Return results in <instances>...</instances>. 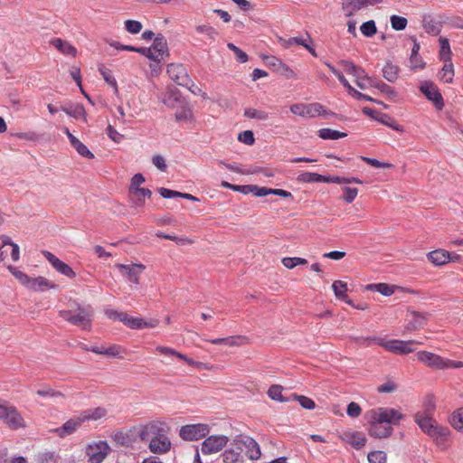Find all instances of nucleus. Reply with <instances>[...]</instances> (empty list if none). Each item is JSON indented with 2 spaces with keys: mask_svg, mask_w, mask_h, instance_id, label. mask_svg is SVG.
<instances>
[{
  "mask_svg": "<svg viewBox=\"0 0 463 463\" xmlns=\"http://www.w3.org/2000/svg\"><path fill=\"white\" fill-rule=\"evenodd\" d=\"M158 193L160 194V195L163 198L180 197V198H184V199H187V200H190V201H194V202H197L198 201L197 197H195V196H194V195H192L190 194L181 193V192L170 190V189L164 188V187L159 188L158 189Z\"/></svg>",
  "mask_w": 463,
  "mask_h": 463,
  "instance_id": "obj_36",
  "label": "nucleus"
},
{
  "mask_svg": "<svg viewBox=\"0 0 463 463\" xmlns=\"http://www.w3.org/2000/svg\"><path fill=\"white\" fill-rule=\"evenodd\" d=\"M140 53L152 61H160L167 54L166 41L164 37H156L153 45L149 48H143V52Z\"/></svg>",
  "mask_w": 463,
  "mask_h": 463,
  "instance_id": "obj_16",
  "label": "nucleus"
},
{
  "mask_svg": "<svg viewBox=\"0 0 463 463\" xmlns=\"http://www.w3.org/2000/svg\"><path fill=\"white\" fill-rule=\"evenodd\" d=\"M238 139L240 142L248 146H251L255 142L254 135L251 130H245L241 132L238 136Z\"/></svg>",
  "mask_w": 463,
  "mask_h": 463,
  "instance_id": "obj_61",
  "label": "nucleus"
},
{
  "mask_svg": "<svg viewBox=\"0 0 463 463\" xmlns=\"http://www.w3.org/2000/svg\"><path fill=\"white\" fill-rule=\"evenodd\" d=\"M244 116L249 118H257L259 120H267L269 118V114L266 111L256 109H245Z\"/></svg>",
  "mask_w": 463,
  "mask_h": 463,
  "instance_id": "obj_52",
  "label": "nucleus"
},
{
  "mask_svg": "<svg viewBox=\"0 0 463 463\" xmlns=\"http://www.w3.org/2000/svg\"><path fill=\"white\" fill-rule=\"evenodd\" d=\"M83 423L84 422L79 413L78 415L65 421L60 428L55 429L54 432L60 438H65L74 433Z\"/></svg>",
  "mask_w": 463,
  "mask_h": 463,
  "instance_id": "obj_21",
  "label": "nucleus"
},
{
  "mask_svg": "<svg viewBox=\"0 0 463 463\" xmlns=\"http://www.w3.org/2000/svg\"><path fill=\"white\" fill-rule=\"evenodd\" d=\"M59 315L64 320L83 330L91 328L93 311L90 307H78L75 310H61Z\"/></svg>",
  "mask_w": 463,
  "mask_h": 463,
  "instance_id": "obj_5",
  "label": "nucleus"
},
{
  "mask_svg": "<svg viewBox=\"0 0 463 463\" xmlns=\"http://www.w3.org/2000/svg\"><path fill=\"white\" fill-rule=\"evenodd\" d=\"M145 182L146 179L142 174L134 175L130 180L128 197L130 203L135 207L144 206L146 199L150 198L152 195L151 190L141 187Z\"/></svg>",
  "mask_w": 463,
  "mask_h": 463,
  "instance_id": "obj_7",
  "label": "nucleus"
},
{
  "mask_svg": "<svg viewBox=\"0 0 463 463\" xmlns=\"http://www.w3.org/2000/svg\"><path fill=\"white\" fill-rule=\"evenodd\" d=\"M318 137L325 140H336L346 137V133L331 128H321L318 130Z\"/></svg>",
  "mask_w": 463,
  "mask_h": 463,
  "instance_id": "obj_42",
  "label": "nucleus"
},
{
  "mask_svg": "<svg viewBox=\"0 0 463 463\" xmlns=\"http://www.w3.org/2000/svg\"><path fill=\"white\" fill-rule=\"evenodd\" d=\"M290 111L302 118H316L332 114L327 112L325 107L317 102L308 104L295 103L290 106Z\"/></svg>",
  "mask_w": 463,
  "mask_h": 463,
  "instance_id": "obj_10",
  "label": "nucleus"
},
{
  "mask_svg": "<svg viewBox=\"0 0 463 463\" xmlns=\"http://www.w3.org/2000/svg\"><path fill=\"white\" fill-rule=\"evenodd\" d=\"M210 432L208 424L197 423L183 426L179 430V436L184 440L193 441L206 437Z\"/></svg>",
  "mask_w": 463,
  "mask_h": 463,
  "instance_id": "obj_11",
  "label": "nucleus"
},
{
  "mask_svg": "<svg viewBox=\"0 0 463 463\" xmlns=\"http://www.w3.org/2000/svg\"><path fill=\"white\" fill-rule=\"evenodd\" d=\"M368 420L370 423L368 431L372 437L384 439L392 435L393 430L392 426L386 425L383 422H378L373 419H368Z\"/></svg>",
  "mask_w": 463,
  "mask_h": 463,
  "instance_id": "obj_24",
  "label": "nucleus"
},
{
  "mask_svg": "<svg viewBox=\"0 0 463 463\" xmlns=\"http://www.w3.org/2000/svg\"><path fill=\"white\" fill-rule=\"evenodd\" d=\"M148 448L154 454H165L170 450L171 441L165 435L159 434L151 439Z\"/></svg>",
  "mask_w": 463,
  "mask_h": 463,
  "instance_id": "obj_23",
  "label": "nucleus"
},
{
  "mask_svg": "<svg viewBox=\"0 0 463 463\" xmlns=\"http://www.w3.org/2000/svg\"><path fill=\"white\" fill-rule=\"evenodd\" d=\"M408 21L405 17L399 15H392L391 16V25L392 29L396 31L404 30L407 26Z\"/></svg>",
  "mask_w": 463,
  "mask_h": 463,
  "instance_id": "obj_53",
  "label": "nucleus"
},
{
  "mask_svg": "<svg viewBox=\"0 0 463 463\" xmlns=\"http://www.w3.org/2000/svg\"><path fill=\"white\" fill-rule=\"evenodd\" d=\"M414 419L421 430L430 436L437 446H446L450 434V431L447 427L439 425L427 412H417Z\"/></svg>",
  "mask_w": 463,
  "mask_h": 463,
  "instance_id": "obj_1",
  "label": "nucleus"
},
{
  "mask_svg": "<svg viewBox=\"0 0 463 463\" xmlns=\"http://www.w3.org/2000/svg\"><path fill=\"white\" fill-rule=\"evenodd\" d=\"M454 66L452 61H446L438 74L439 80L444 83H452L454 79Z\"/></svg>",
  "mask_w": 463,
  "mask_h": 463,
  "instance_id": "obj_34",
  "label": "nucleus"
},
{
  "mask_svg": "<svg viewBox=\"0 0 463 463\" xmlns=\"http://www.w3.org/2000/svg\"><path fill=\"white\" fill-rule=\"evenodd\" d=\"M7 269L23 286L30 290L43 292L57 287L52 281L44 277H30L14 266L9 265Z\"/></svg>",
  "mask_w": 463,
  "mask_h": 463,
  "instance_id": "obj_3",
  "label": "nucleus"
},
{
  "mask_svg": "<svg viewBox=\"0 0 463 463\" xmlns=\"http://www.w3.org/2000/svg\"><path fill=\"white\" fill-rule=\"evenodd\" d=\"M111 438L113 441L120 446L128 447L131 443L129 435L123 430L116 431L111 435Z\"/></svg>",
  "mask_w": 463,
  "mask_h": 463,
  "instance_id": "obj_48",
  "label": "nucleus"
},
{
  "mask_svg": "<svg viewBox=\"0 0 463 463\" xmlns=\"http://www.w3.org/2000/svg\"><path fill=\"white\" fill-rule=\"evenodd\" d=\"M361 159L364 162H365L366 164H368L371 166L375 167V168H392V167H393V165L391 163L381 162L374 158L361 156Z\"/></svg>",
  "mask_w": 463,
  "mask_h": 463,
  "instance_id": "obj_56",
  "label": "nucleus"
},
{
  "mask_svg": "<svg viewBox=\"0 0 463 463\" xmlns=\"http://www.w3.org/2000/svg\"><path fill=\"white\" fill-rule=\"evenodd\" d=\"M198 33L204 34L208 39L214 41L218 36L216 29L208 24H201L195 27Z\"/></svg>",
  "mask_w": 463,
  "mask_h": 463,
  "instance_id": "obj_45",
  "label": "nucleus"
},
{
  "mask_svg": "<svg viewBox=\"0 0 463 463\" xmlns=\"http://www.w3.org/2000/svg\"><path fill=\"white\" fill-rule=\"evenodd\" d=\"M290 400L298 401L301 407L307 410H313L316 407L315 402L312 399L304 395H298L296 393H292L290 395Z\"/></svg>",
  "mask_w": 463,
  "mask_h": 463,
  "instance_id": "obj_44",
  "label": "nucleus"
},
{
  "mask_svg": "<svg viewBox=\"0 0 463 463\" xmlns=\"http://www.w3.org/2000/svg\"><path fill=\"white\" fill-rule=\"evenodd\" d=\"M416 358L424 365L434 370H446L449 368L463 367V362L452 361L429 351L417 352Z\"/></svg>",
  "mask_w": 463,
  "mask_h": 463,
  "instance_id": "obj_6",
  "label": "nucleus"
},
{
  "mask_svg": "<svg viewBox=\"0 0 463 463\" xmlns=\"http://www.w3.org/2000/svg\"><path fill=\"white\" fill-rule=\"evenodd\" d=\"M332 288L337 299L342 300L350 306H354V302L346 295L347 284L345 282L342 280H335L332 284Z\"/></svg>",
  "mask_w": 463,
  "mask_h": 463,
  "instance_id": "obj_32",
  "label": "nucleus"
},
{
  "mask_svg": "<svg viewBox=\"0 0 463 463\" xmlns=\"http://www.w3.org/2000/svg\"><path fill=\"white\" fill-rule=\"evenodd\" d=\"M298 180L302 183H322L324 175L317 173L306 172L299 175Z\"/></svg>",
  "mask_w": 463,
  "mask_h": 463,
  "instance_id": "obj_47",
  "label": "nucleus"
},
{
  "mask_svg": "<svg viewBox=\"0 0 463 463\" xmlns=\"http://www.w3.org/2000/svg\"><path fill=\"white\" fill-rule=\"evenodd\" d=\"M360 30L365 37H372L377 33V28L373 20L364 23L361 25Z\"/></svg>",
  "mask_w": 463,
  "mask_h": 463,
  "instance_id": "obj_51",
  "label": "nucleus"
},
{
  "mask_svg": "<svg viewBox=\"0 0 463 463\" xmlns=\"http://www.w3.org/2000/svg\"><path fill=\"white\" fill-rule=\"evenodd\" d=\"M449 421L456 430L463 431V407L452 413Z\"/></svg>",
  "mask_w": 463,
  "mask_h": 463,
  "instance_id": "obj_46",
  "label": "nucleus"
},
{
  "mask_svg": "<svg viewBox=\"0 0 463 463\" xmlns=\"http://www.w3.org/2000/svg\"><path fill=\"white\" fill-rule=\"evenodd\" d=\"M405 321L404 332L411 333L423 327L427 322V317L422 313L409 309L406 314Z\"/></svg>",
  "mask_w": 463,
  "mask_h": 463,
  "instance_id": "obj_18",
  "label": "nucleus"
},
{
  "mask_svg": "<svg viewBox=\"0 0 463 463\" xmlns=\"http://www.w3.org/2000/svg\"><path fill=\"white\" fill-rule=\"evenodd\" d=\"M399 71V67L391 62H387L383 68V78L392 83L397 80Z\"/></svg>",
  "mask_w": 463,
  "mask_h": 463,
  "instance_id": "obj_40",
  "label": "nucleus"
},
{
  "mask_svg": "<svg viewBox=\"0 0 463 463\" xmlns=\"http://www.w3.org/2000/svg\"><path fill=\"white\" fill-rule=\"evenodd\" d=\"M50 43L56 48L61 54L75 58L78 51L75 46L61 38H53Z\"/></svg>",
  "mask_w": 463,
  "mask_h": 463,
  "instance_id": "obj_27",
  "label": "nucleus"
},
{
  "mask_svg": "<svg viewBox=\"0 0 463 463\" xmlns=\"http://www.w3.org/2000/svg\"><path fill=\"white\" fill-rule=\"evenodd\" d=\"M366 417L391 426L398 425L405 415L394 408L378 407L367 411Z\"/></svg>",
  "mask_w": 463,
  "mask_h": 463,
  "instance_id": "obj_9",
  "label": "nucleus"
},
{
  "mask_svg": "<svg viewBox=\"0 0 463 463\" xmlns=\"http://www.w3.org/2000/svg\"><path fill=\"white\" fill-rule=\"evenodd\" d=\"M112 449L107 440H92L84 448L87 463H102Z\"/></svg>",
  "mask_w": 463,
  "mask_h": 463,
  "instance_id": "obj_8",
  "label": "nucleus"
},
{
  "mask_svg": "<svg viewBox=\"0 0 463 463\" xmlns=\"http://www.w3.org/2000/svg\"><path fill=\"white\" fill-rule=\"evenodd\" d=\"M343 191L344 194L342 196V199L347 203H351L352 202H354V200L356 198L358 194L357 188L345 186L343 188Z\"/></svg>",
  "mask_w": 463,
  "mask_h": 463,
  "instance_id": "obj_59",
  "label": "nucleus"
},
{
  "mask_svg": "<svg viewBox=\"0 0 463 463\" xmlns=\"http://www.w3.org/2000/svg\"><path fill=\"white\" fill-rule=\"evenodd\" d=\"M42 253L56 271L70 279L76 277L75 271L68 264L58 259L53 253L48 250H43Z\"/></svg>",
  "mask_w": 463,
  "mask_h": 463,
  "instance_id": "obj_19",
  "label": "nucleus"
},
{
  "mask_svg": "<svg viewBox=\"0 0 463 463\" xmlns=\"http://www.w3.org/2000/svg\"><path fill=\"white\" fill-rule=\"evenodd\" d=\"M368 461L370 463H386L387 457L383 451H373L368 454Z\"/></svg>",
  "mask_w": 463,
  "mask_h": 463,
  "instance_id": "obj_60",
  "label": "nucleus"
},
{
  "mask_svg": "<svg viewBox=\"0 0 463 463\" xmlns=\"http://www.w3.org/2000/svg\"><path fill=\"white\" fill-rule=\"evenodd\" d=\"M155 352L161 355L168 357L170 359L176 358L178 360H182V361L185 362L190 366L197 367L200 369L206 368L204 364H203L201 362H196V361L193 360L192 358H189L184 354H182L169 346L157 345L155 348Z\"/></svg>",
  "mask_w": 463,
  "mask_h": 463,
  "instance_id": "obj_15",
  "label": "nucleus"
},
{
  "mask_svg": "<svg viewBox=\"0 0 463 463\" xmlns=\"http://www.w3.org/2000/svg\"><path fill=\"white\" fill-rule=\"evenodd\" d=\"M107 135L115 143H120L124 137V136L118 132L111 125H109L107 128Z\"/></svg>",
  "mask_w": 463,
  "mask_h": 463,
  "instance_id": "obj_63",
  "label": "nucleus"
},
{
  "mask_svg": "<svg viewBox=\"0 0 463 463\" xmlns=\"http://www.w3.org/2000/svg\"><path fill=\"white\" fill-rule=\"evenodd\" d=\"M105 314L109 319H112L114 321L118 320L123 323L124 318L126 319V313L118 312L117 310L107 309L105 311Z\"/></svg>",
  "mask_w": 463,
  "mask_h": 463,
  "instance_id": "obj_64",
  "label": "nucleus"
},
{
  "mask_svg": "<svg viewBox=\"0 0 463 463\" xmlns=\"http://www.w3.org/2000/svg\"><path fill=\"white\" fill-rule=\"evenodd\" d=\"M234 445L241 447L242 451L250 460H258L261 456L260 445L251 437L239 436L234 439Z\"/></svg>",
  "mask_w": 463,
  "mask_h": 463,
  "instance_id": "obj_14",
  "label": "nucleus"
},
{
  "mask_svg": "<svg viewBox=\"0 0 463 463\" xmlns=\"http://www.w3.org/2000/svg\"><path fill=\"white\" fill-rule=\"evenodd\" d=\"M143 26L142 24L136 20L125 21V29L132 34H137L141 32Z\"/></svg>",
  "mask_w": 463,
  "mask_h": 463,
  "instance_id": "obj_58",
  "label": "nucleus"
},
{
  "mask_svg": "<svg viewBox=\"0 0 463 463\" xmlns=\"http://www.w3.org/2000/svg\"><path fill=\"white\" fill-rule=\"evenodd\" d=\"M428 260L435 266H442L450 262V253L444 249H438L427 254Z\"/></svg>",
  "mask_w": 463,
  "mask_h": 463,
  "instance_id": "obj_29",
  "label": "nucleus"
},
{
  "mask_svg": "<svg viewBox=\"0 0 463 463\" xmlns=\"http://www.w3.org/2000/svg\"><path fill=\"white\" fill-rule=\"evenodd\" d=\"M90 352L98 354H104L109 357H122V355L126 353V350L121 345H112L109 347L92 346Z\"/></svg>",
  "mask_w": 463,
  "mask_h": 463,
  "instance_id": "obj_28",
  "label": "nucleus"
},
{
  "mask_svg": "<svg viewBox=\"0 0 463 463\" xmlns=\"http://www.w3.org/2000/svg\"><path fill=\"white\" fill-rule=\"evenodd\" d=\"M169 77L178 85L189 87L191 79L183 64L171 63L167 66Z\"/></svg>",
  "mask_w": 463,
  "mask_h": 463,
  "instance_id": "obj_17",
  "label": "nucleus"
},
{
  "mask_svg": "<svg viewBox=\"0 0 463 463\" xmlns=\"http://www.w3.org/2000/svg\"><path fill=\"white\" fill-rule=\"evenodd\" d=\"M244 337L240 335L229 336L224 338L211 339L209 342L213 345H225L229 346L241 345L244 344Z\"/></svg>",
  "mask_w": 463,
  "mask_h": 463,
  "instance_id": "obj_38",
  "label": "nucleus"
},
{
  "mask_svg": "<svg viewBox=\"0 0 463 463\" xmlns=\"http://www.w3.org/2000/svg\"><path fill=\"white\" fill-rule=\"evenodd\" d=\"M364 342L367 343V345L372 344H375L383 347L387 352L406 355L411 354L415 351L413 345H422L423 343L418 340H399V339H390L386 340L382 337H368L364 339Z\"/></svg>",
  "mask_w": 463,
  "mask_h": 463,
  "instance_id": "obj_2",
  "label": "nucleus"
},
{
  "mask_svg": "<svg viewBox=\"0 0 463 463\" xmlns=\"http://www.w3.org/2000/svg\"><path fill=\"white\" fill-rule=\"evenodd\" d=\"M338 437L342 441L352 445L356 449H362L367 440L365 435L360 431L346 430Z\"/></svg>",
  "mask_w": 463,
  "mask_h": 463,
  "instance_id": "obj_22",
  "label": "nucleus"
},
{
  "mask_svg": "<svg viewBox=\"0 0 463 463\" xmlns=\"http://www.w3.org/2000/svg\"><path fill=\"white\" fill-rule=\"evenodd\" d=\"M0 420L9 429L16 430L26 428L27 424L19 410L6 400L0 398Z\"/></svg>",
  "mask_w": 463,
  "mask_h": 463,
  "instance_id": "obj_4",
  "label": "nucleus"
},
{
  "mask_svg": "<svg viewBox=\"0 0 463 463\" xmlns=\"http://www.w3.org/2000/svg\"><path fill=\"white\" fill-rule=\"evenodd\" d=\"M381 2H383V0H349L344 3L343 8L347 12L346 15L351 16L364 7L373 5Z\"/></svg>",
  "mask_w": 463,
  "mask_h": 463,
  "instance_id": "obj_26",
  "label": "nucleus"
},
{
  "mask_svg": "<svg viewBox=\"0 0 463 463\" xmlns=\"http://www.w3.org/2000/svg\"><path fill=\"white\" fill-rule=\"evenodd\" d=\"M242 448L239 445H234V441L231 444V447L223 451L222 454L223 463H244L243 457L241 455Z\"/></svg>",
  "mask_w": 463,
  "mask_h": 463,
  "instance_id": "obj_25",
  "label": "nucleus"
},
{
  "mask_svg": "<svg viewBox=\"0 0 463 463\" xmlns=\"http://www.w3.org/2000/svg\"><path fill=\"white\" fill-rule=\"evenodd\" d=\"M368 290H375L380 292L383 296H391L394 293L393 286H391L386 283H377V284H370L366 287Z\"/></svg>",
  "mask_w": 463,
  "mask_h": 463,
  "instance_id": "obj_43",
  "label": "nucleus"
},
{
  "mask_svg": "<svg viewBox=\"0 0 463 463\" xmlns=\"http://www.w3.org/2000/svg\"><path fill=\"white\" fill-rule=\"evenodd\" d=\"M158 431V427L156 422H148L140 428L138 432L139 438L142 441H146L152 435H156Z\"/></svg>",
  "mask_w": 463,
  "mask_h": 463,
  "instance_id": "obj_41",
  "label": "nucleus"
},
{
  "mask_svg": "<svg viewBox=\"0 0 463 463\" xmlns=\"http://www.w3.org/2000/svg\"><path fill=\"white\" fill-rule=\"evenodd\" d=\"M282 386L280 385H272L269 387L268 391V395L270 399L279 401V402H288L290 401V397L285 399L282 395Z\"/></svg>",
  "mask_w": 463,
  "mask_h": 463,
  "instance_id": "obj_49",
  "label": "nucleus"
},
{
  "mask_svg": "<svg viewBox=\"0 0 463 463\" xmlns=\"http://www.w3.org/2000/svg\"><path fill=\"white\" fill-rule=\"evenodd\" d=\"M339 63L343 67L344 71L347 74L352 75L354 80H364L369 77L364 69L354 65L352 61L342 60Z\"/></svg>",
  "mask_w": 463,
  "mask_h": 463,
  "instance_id": "obj_30",
  "label": "nucleus"
},
{
  "mask_svg": "<svg viewBox=\"0 0 463 463\" xmlns=\"http://www.w3.org/2000/svg\"><path fill=\"white\" fill-rule=\"evenodd\" d=\"M66 114L76 118L87 121L86 110L82 104H76L71 107H63L61 109Z\"/></svg>",
  "mask_w": 463,
  "mask_h": 463,
  "instance_id": "obj_35",
  "label": "nucleus"
},
{
  "mask_svg": "<svg viewBox=\"0 0 463 463\" xmlns=\"http://www.w3.org/2000/svg\"><path fill=\"white\" fill-rule=\"evenodd\" d=\"M420 90L426 99L433 103L438 110H441L444 108L442 95L434 82L429 80L422 81L420 85Z\"/></svg>",
  "mask_w": 463,
  "mask_h": 463,
  "instance_id": "obj_13",
  "label": "nucleus"
},
{
  "mask_svg": "<svg viewBox=\"0 0 463 463\" xmlns=\"http://www.w3.org/2000/svg\"><path fill=\"white\" fill-rule=\"evenodd\" d=\"M116 267L123 276L134 284H139V276L146 269V266L141 263L117 264Z\"/></svg>",
  "mask_w": 463,
  "mask_h": 463,
  "instance_id": "obj_20",
  "label": "nucleus"
},
{
  "mask_svg": "<svg viewBox=\"0 0 463 463\" xmlns=\"http://www.w3.org/2000/svg\"><path fill=\"white\" fill-rule=\"evenodd\" d=\"M373 87L379 90L382 93H384L391 98H394L397 96V92L394 90V88L391 87L390 85L383 81L375 82Z\"/></svg>",
  "mask_w": 463,
  "mask_h": 463,
  "instance_id": "obj_55",
  "label": "nucleus"
},
{
  "mask_svg": "<svg viewBox=\"0 0 463 463\" xmlns=\"http://www.w3.org/2000/svg\"><path fill=\"white\" fill-rule=\"evenodd\" d=\"M175 120L178 122H191L194 119L192 109L188 104L182 105L175 114Z\"/></svg>",
  "mask_w": 463,
  "mask_h": 463,
  "instance_id": "obj_39",
  "label": "nucleus"
},
{
  "mask_svg": "<svg viewBox=\"0 0 463 463\" xmlns=\"http://www.w3.org/2000/svg\"><path fill=\"white\" fill-rule=\"evenodd\" d=\"M439 43L440 46L439 52L440 61H442L443 62L451 61V49L449 39L446 37H439Z\"/></svg>",
  "mask_w": 463,
  "mask_h": 463,
  "instance_id": "obj_37",
  "label": "nucleus"
},
{
  "mask_svg": "<svg viewBox=\"0 0 463 463\" xmlns=\"http://www.w3.org/2000/svg\"><path fill=\"white\" fill-rule=\"evenodd\" d=\"M229 442L226 435H211L206 438L202 445L201 451L203 455H212L220 452Z\"/></svg>",
  "mask_w": 463,
  "mask_h": 463,
  "instance_id": "obj_12",
  "label": "nucleus"
},
{
  "mask_svg": "<svg viewBox=\"0 0 463 463\" xmlns=\"http://www.w3.org/2000/svg\"><path fill=\"white\" fill-rule=\"evenodd\" d=\"M361 412L362 409L358 403L352 402L348 404L346 413L349 417L356 418L361 414Z\"/></svg>",
  "mask_w": 463,
  "mask_h": 463,
  "instance_id": "obj_62",
  "label": "nucleus"
},
{
  "mask_svg": "<svg viewBox=\"0 0 463 463\" xmlns=\"http://www.w3.org/2000/svg\"><path fill=\"white\" fill-rule=\"evenodd\" d=\"M73 148L83 157L92 159L94 158V155L92 152L89 150V148L80 140L78 142H74L72 146Z\"/></svg>",
  "mask_w": 463,
  "mask_h": 463,
  "instance_id": "obj_57",
  "label": "nucleus"
},
{
  "mask_svg": "<svg viewBox=\"0 0 463 463\" xmlns=\"http://www.w3.org/2000/svg\"><path fill=\"white\" fill-rule=\"evenodd\" d=\"M423 27L425 31L432 35H438L440 33V25L434 20H424Z\"/></svg>",
  "mask_w": 463,
  "mask_h": 463,
  "instance_id": "obj_54",
  "label": "nucleus"
},
{
  "mask_svg": "<svg viewBox=\"0 0 463 463\" xmlns=\"http://www.w3.org/2000/svg\"><path fill=\"white\" fill-rule=\"evenodd\" d=\"M123 324L131 329H143L147 327H154L156 325L152 322H146L140 317H129L126 313V319L124 318Z\"/></svg>",
  "mask_w": 463,
  "mask_h": 463,
  "instance_id": "obj_33",
  "label": "nucleus"
},
{
  "mask_svg": "<svg viewBox=\"0 0 463 463\" xmlns=\"http://www.w3.org/2000/svg\"><path fill=\"white\" fill-rule=\"evenodd\" d=\"M100 74L102 75L104 80L109 84L111 87L115 89V91H118V84L115 77L112 74V71L105 67H100L99 69Z\"/></svg>",
  "mask_w": 463,
  "mask_h": 463,
  "instance_id": "obj_50",
  "label": "nucleus"
},
{
  "mask_svg": "<svg viewBox=\"0 0 463 463\" xmlns=\"http://www.w3.org/2000/svg\"><path fill=\"white\" fill-rule=\"evenodd\" d=\"M107 410L103 407L90 408L80 412L83 422L90 420H99L107 416Z\"/></svg>",
  "mask_w": 463,
  "mask_h": 463,
  "instance_id": "obj_31",
  "label": "nucleus"
}]
</instances>
